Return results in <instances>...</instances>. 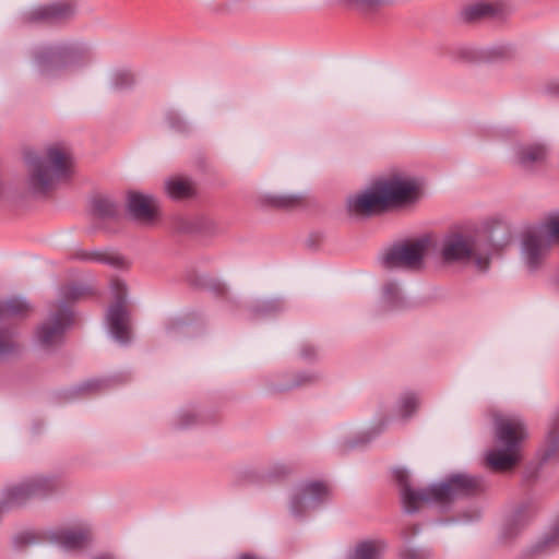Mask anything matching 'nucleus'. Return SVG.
<instances>
[{"mask_svg":"<svg viewBox=\"0 0 559 559\" xmlns=\"http://www.w3.org/2000/svg\"><path fill=\"white\" fill-rule=\"evenodd\" d=\"M270 205L276 209L300 207L304 202L301 198L282 195L271 198Z\"/></svg>","mask_w":559,"mask_h":559,"instance_id":"23","label":"nucleus"},{"mask_svg":"<svg viewBox=\"0 0 559 559\" xmlns=\"http://www.w3.org/2000/svg\"><path fill=\"white\" fill-rule=\"evenodd\" d=\"M28 308V305L26 304L25 300L21 299V298H16V299H12L10 300L7 305H5V309L4 311L7 313H21L23 312L24 310H26Z\"/></svg>","mask_w":559,"mask_h":559,"instance_id":"27","label":"nucleus"},{"mask_svg":"<svg viewBox=\"0 0 559 559\" xmlns=\"http://www.w3.org/2000/svg\"><path fill=\"white\" fill-rule=\"evenodd\" d=\"M2 510H3V507H2V506H0V514L2 513Z\"/></svg>","mask_w":559,"mask_h":559,"instance_id":"35","label":"nucleus"},{"mask_svg":"<svg viewBox=\"0 0 559 559\" xmlns=\"http://www.w3.org/2000/svg\"><path fill=\"white\" fill-rule=\"evenodd\" d=\"M43 487H44V481H41V480L26 483V484L21 485L20 487L14 488L10 492V498L12 500L20 501L27 496L40 492L43 490Z\"/></svg>","mask_w":559,"mask_h":559,"instance_id":"19","label":"nucleus"},{"mask_svg":"<svg viewBox=\"0 0 559 559\" xmlns=\"http://www.w3.org/2000/svg\"><path fill=\"white\" fill-rule=\"evenodd\" d=\"M475 263L477 264V266L480 269V270H485L488 265V261L487 259H480V258H476L475 259Z\"/></svg>","mask_w":559,"mask_h":559,"instance_id":"33","label":"nucleus"},{"mask_svg":"<svg viewBox=\"0 0 559 559\" xmlns=\"http://www.w3.org/2000/svg\"><path fill=\"white\" fill-rule=\"evenodd\" d=\"M418 405L419 402L416 395L406 394L400 400L397 404V415L402 418H407L416 412Z\"/></svg>","mask_w":559,"mask_h":559,"instance_id":"21","label":"nucleus"},{"mask_svg":"<svg viewBox=\"0 0 559 559\" xmlns=\"http://www.w3.org/2000/svg\"><path fill=\"white\" fill-rule=\"evenodd\" d=\"M545 156L546 148L539 144L525 146L519 152L520 163L525 167L544 160Z\"/></svg>","mask_w":559,"mask_h":559,"instance_id":"18","label":"nucleus"},{"mask_svg":"<svg viewBox=\"0 0 559 559\" xmlns=\"http://www.w3.org/2000/svg\"><path fill=\"white\" fill-rule=\"evenodd\" d=\"M495 447L486 453V461L497 471H507L521 460V444L528 438L523 419L512 414L493 415Z\"/></svg>","mask_w":559,"mask_h":559,"instance_id":"2","label":"nucleus"},{"mask_svg":"<svg viewBox=\"0 0 559 559\" xmlns=\"http://www.w3.org/2000/svg\"><path fill=\"white\" fill-rule=\"evenodd\" d=\"M423 194L418 180L393 177L376 181L367 191L348 199L347 210H385L413 205Z\"/></svg>","mask_w":559,"mask_h":559,"instance_id":"1","label":"nucleus"},{"mask_svg":"<svg viewBox=\"0 0 559 559\" xmlns=\"http://www.w3.org/2000/svg\"><path fill=\"white\" fill-rule=\"evenodd\" d=\"M345 215L342 217V222L346 224H362L368 221L374 212H344Z\"/></svg>","mask_w":559,"mask_h":559,"instance_id":"25","label":"nucleus"},{"mask_svg":"<svg viewBox=\"0 0 559 559\" xmlns=\"http://www.w3.org/2000/svg\"><path fill=\"white\" fill-rule=\"evenodd\" d=\"M157 200L151 194H144L138 191L127 192V209L126 210H158Z\"/></svg>","mask_w":559,"mask_h":559,"instance_id":"16","label":"nucleus"},{"mask_svg":"<svg viewBox=\"0 0 559 559\" xmlns=\"http://www.w3.org/2000/svg\"><path fill=\"white\" fill-rule=\"evenodd\" d=\"M166 191L173 199H188L191 198L195 188L191 180L185 177H174L166 182Z\"/></svg>","mask_w":559,"mask_h":559,"instance_id":"14","label":"nucleus"},{"mask_svg":"<svg viewBox=\"0 0 559 559\" xmlns=\"http://www.w3.org/2000/svg\"><path fill=\"white\" fill-rule=\"evenodd\" d=\"M383 294L388 300H392L399 296L400 288L396 284H389L384 287Z\"/></svg>","mask_w":559,"mask_h":559,"instance_id":"30","label":"nucleus"},{"mask_svg":"<svg viewBox=\"0 0 559 559\" xmlns=\"http://www.w3.org/2000/svg\"><path fill=\"white\" fill-rule=\"evenodd\" d=\"M401 559H426V555L412 546L404 547L400 552Z\"/></svg>","mask_w":559,"mask_h":559,"instance_id":"28","label":"nucleus"},{"mask_svg":"<svg viewBox=\"0 0 559 559\" xmlns=\"http://www.w3.org/2000/svg\"><path fill=\"white\" fill-rule=\"evenodd\" d=\"M329 488L322 483H311L305 487L301 493L294 497L292 501V510L297 513L301 506H313L320 499L329 496Z\"/></svg>","mask_w":559,"mask_h":559,"instance_id":"13","label":"nucleus"},{"mask_svg":"<svg viewBox=\"0 0 559 559\" xmlns=\"http://www.w3.org/2000/svg\"><path fill=\"white\" fill-rule=\"evenodd\" d=\"M70 324L68 313H61L58 317H52L43 324L38 331V338L45 345L57 343L61 338V334L66 326Z\"/></svg>","mask_w":559,"mask_h":559,"instance_id":"12","label":"nucleus"},{"mask_svg":"<svg viewBox=\"0 0 559 559\" xmlns=\"http://www.w3.org/2000/svg\"><path fill=\"white\" fill-rule=\"evenodd\" d=\"M107 324L111 335L117 341L126 342L129 338V319L121 299L109 308L107 313Z\"/></svg>","mask_w":559,"mask_h":559,"instance_id":"9","label":"nucleus"},{"mask_svg":"<svg viewBox=\"0 0 559 559\" xmlns=\"http://www.w3.org/2000/svg\"><path fill=\"white\" fill-rule=\"evenodd\" d=\"M474 240L469 236L453 234L445 238L442 249L447 261H461L472 258Z\"/></svg>","mask_w":559,"mask_h":559,"instance_id":"8","label":"nucleus"},{"mask_svg":"<svg viewBox=\"0 0 559 559\" xmlns=\"http://www.w3.org/2000/svg\"><path fill=\"white\" fill-rule=\"evenodd\" d=\"M90 204L92 210H115L117 202L111 194L95 192L91 195Z\"/></svg>","mask_w":559,"mask_h":559,"instance_id":"20","label":"nucleus"},{"mask_svg":"<svg viewBox=\"0 0 559 559\" xmlns=\"http://www.w3.org/2000/svg\"><path fill=\"white\" fill-rule=\"evenodd\" d=\"M120 219L139 227H152L160 222V212H122Z\"/></svg>","mask_w":559,"mask_h":559,"instance_id":"15","label":"nucleus"},{"mask_svg":"<svg viewBox=\"0 0 559 559\" xmlns=\"http://www.w3.org/2000/svg\"><path fill=\"white\" fill-rule=\"evenodd\" d=\"M401 485V497L404 508L413 512L427 502L444 504L455 495L467 492L477 487V480L471 476H452L447 483L435 484L425 491L414 490L408 483V475L404 469L395 472Z\"/></svg>","mask_w":559,"mask_h":559,"instance_id":"3","label":"nucleus"},{"mask_svg":"<svg viewBox=\"0 0 559 559\" xmlns=\"http://www.w3.org/2000/svg\"><path fill=\"white\" fill-rule=\"evenodd\" d=\"M428 241L425 239L395 246L381 257V265L385 270L414 269L421 265Z\"/></svg>","mask_w":559,"mask_h":559,"instance_id":"7","label":"nucleus"},{"mask_svg":"<svg viewBox=\"0 0 559 559\" xmlns=\"http://www.w3.org/2000/svg\"><path fill=\"white\" fill-rule=\"evenodd\" d=\"M26 159L32 168V185L40 192H46L56 182L68 180L71 177L72 153L64 144L57 143L47 148L48 166L31 154L26 156Z\"/></svg>","mask_w":559,"mask_h":559,"instance_id":"4","label":"nucleus"},{"mask_svg":"<svg viewBox=\"0 0 559 559\" xmlns=\"http://www.w3.org/2000/svg\"><path fill=\"white\" fill-rule=\"evenodd\" d=\"M559 449V421L555 423L546 437L544 459H549Z\"/></svg>","mask_w":559,"mask_h":559,"instance_id":"22","label":"nucleus"},{"mask_svg":"<svg viewBox=\"0 0 559 559\" xmlns=\"http://www.w3.org/2000/svg\"><path fill=\"white\" fill-rule=\"evenodd\" d=\"M87 50L80 45L45 47L35 53L36 64L43 75L50 76L59 71L83 62Z\"/></svg>","mask_w":559,"mask_h":559,"instance_id":"5","label":"nucleus"},{"mask_svg":"<svg viewBox=\"0 0 559 559\" xmlns=\"http://www.w3.org/2000/svg\"><path fill=\"white\" fill-rule=\"evenodd\" d=\"M349 3L364 8H371L380 2V0H347Z\"/></svg>","mask_w":559,"mask_h":559,"instance_id":"32","label":"nucleus"},{"mask_svg":"<svg viewBox=\"0 0 559 559\" xmlns=\"http://www.w3.org/2000/svg\"><path fill=\"white\" fill-rule=\"evenodd\" d=\"M511 56H512V49L509 46H499V47H495L491 50L492 58L506 59V58H510Z\"/></svg>","mask_w":559,"mask_h":559,"instance_id":"29","label":"nucleus"},{"mask_svg":"<svg viewBox=\"0 0 559 559\" xmlns=\"http://www.w3.org/2000/svg\"><path fill=\"white\" fill-rule=\"evenodd\" d=\"M133 82V74L128 70H119L115 73L114 84L119 90L131 86Z\"/></svg>","mask_w":559,"mask_h":559,"instance_id":"24","label":"nucleus"},{"mask_svg":"<svg viewBox=\"0 0 559 559\" xmlns=\"http://www.w3.org/2000/svg\"><path fill=\"white\" fill-rule=\"evenodd\" d=\"M120 212H107V211H104V212H93V214H95V219H98V221H110V219H116L118 218V214Z\"/></svg>","mask_w":559,"mask_h":559,"instance_id":"31","label":"nucleus"},{"mask_svg":"<svg viewBox=\"0 0 559 559\" xmlns=\"http://www.w3.org/2000/svg\"><path fill=\"white\" fill-rule=\"evenodd\" d=\"M554 243H559V215L543 224L537 235L526 236L522 248L525 263L535 267Z\"/></svg>","mask_w":559,"mask_h":559,"instance_id":"6","label":"nucleus"},{"mask_svg":"<svg viewBox=\"0 0 559 559\" xmlns=\"http://www.w3.org/2000/svg\"><path fill=\"white\" fill-rule=\"evenodd\" d=\"M385 550L386 544L383 539H364L349 549L346 559H382Z\"/></svg>","mask_w":559,"mask_h":559,"instance_id":"11","label":"nucleus"},{"mask_svg":"<svg viewBox=\"0 0 559 559\" xmlns=\"http://www.w3.org/2000/svg\"><path fill=\"white\" fill-rule=\"evenodd\" d=\"M84 535L76 532H67L62 536V544L66 548H75L82 544Z\"/></svg>","mask_w":559,"mask_h":559,"instance_id":"26","label":"nucleus"},{"mask_svg":"<svg viewBox=\"0 0 559 559\" xmlns=\"http://www.w3.org/2000/svg\"><path fill=\"white\" fill-rule=\"evenodd\" d=\"M73 12L69 2H55L38 7L27 14L29 21L59 22L68 19Z\"/></svg>","mask_w":559,"mask_h":559,"instance_id":"10","label":"nucleus"},{"mask_svg":"<svg viewBox=\"0 0 559 559\" xmlns=\"http://www.w3.org/2000/svg\"><path fill=\"white\" fill-rule=\"evenodd\" d=\"M171 126H173V128H176V129L180 130V127L177 126L175 122H171Z\"/></svg>","mask_w":559,"mask_h":559,"instance_id":"34","label":"nucleus"},{"mask_svg":"<svg viewBox=\"0 0 559 559\" xmlns=\"http://www.w3.org/2000/svg\"><path fill=\"white\" fill-rule=\"evenodd\" d=\"M497 12V5L492 3L479 2L466 7L463 10V17L467 22H473L483 17L495 16Z\"/></svg>","mask_w":559,"mask_h":559,"instance_id":"17","label":"nucleus"}]
</instances>
